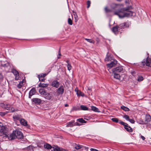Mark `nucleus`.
<instances>
[{
  "label": "nucleus",
  "instance_id": "nucleus-13",
  "mask_svg": "<svg viewBox=\"0 0 151 151\" xmlns=\"http://www.w3.org/2000/svg\"><path fill=\"white\" fill-rule=\"evenodd\" d=\"M119 4L114 3L111 4L110 5V7L112 10H115L118 8Z\"/></svg>",
  "mask_w": 151,
  "mask_h": 151
},
{
  "label": "nucleus",
  "instance_id": "nucleus-12",
  "mask_svg": "<svg viewBox=\"0 0 151 151\" xmlns=\"http://www.w3.org/2000/svg\"><path fill=\"white\" fill-rule=\"evenodd\" d=\"M36 91L35 88H32L29 92V98H31V97L35 94Z\"/></svg>",
  "mask_w": 151,
  "mask_h": 151
},
{
  "label": "nucleus",
  "instance_id": "nucleus-2",
  "mask_svg": "<svg viewBox=\"0 0 151 151\" xmlns=\"http://www.w3.org/2000/svg\"><path fill=\"white\" fill-rule=\"evenodd\" d=\"M130 25V22H124L118 25L113 27L112 29V31L115 34H117L118 32H120V30L122 29L125 28H128Z\"/></svg>",
  "mask_w": 151,
  "mask_h": 151
},
{
  "label": "nucleus",
  "instance_id": "nucleus-33",
  "mask_svg": "<svg viewBox=\"0 0 151 151\" xmlns=\"http://www.w3.org/2000/svg\"><path fill=\"white\" fill-rule=\"evenodd\" d=\"M80 107L82 110H88V108L84 105H81Z\"/></svg>",
  "mask_w": 151,
  "mask_h": 151
},
{
  "label": "nucleus",
  "instance_id": "nucleus-24",
  "mask_svg": "<svg viewBox=\"0 0 151 151\" xmlns=\"http://www.w3.org/2000/svg\"><path fill=\"white\" fill-rule=\"evenodd\" d=\"M74 121H72L71 122H70L67 124V127H72L74 126Z\"/></svg>",
  "mask_w": 151,
  "mask_h": 151
},
{
  "label": "nucleus",
  "instance_id": "nucleus-38",
  "mask_svg": "<svg viewBox=\"0 0 151 151\" xmlns=\"http://www.w3.org/2000/svg\"><path fill=\"white\" fill-rule=\"evenodd\" d=\"M111 120L114 122L116 123H118L119 122V120L118 119L116 118H112L111 119Z\"/></svg>",
  "mask_w": 151,
  "mask_h": 151
},
{
  "label": "nucleus",
  "instance_id": "nucleus-60",
  "mask_svg": "<svg viewBox=\"0 0 151 151\" xmlns=\"http://www.w3.org/2000/svg\"><path fill=\"white\" fill-rule=\"evenodd\" d=\"M96 41L98 42H99V40L98 38H97L96 40Z\"/></svg>",
  "mask_w": 151,
  "mask_h": 151
},
{
  "label": "nucleus",
  "instance_id": "nucleus-53",
  "mask_svg": "<svg viewBox=\"0 0 151 151\" xmlns=\"http://www.w3.org/2000/svg\"><path fill=\"white\" fill-rule=\"evenodd\" d=\"M140 137L143 140H145V137L142 135L140 136Z\"/></svg>",
  "mask_w": 151,
  "mask_h": 151
},
{
  "label": "nucleus",
  "instance_id": "nucleus-6",
  "mask_svg": "<svg viewBox=\"0 0 151 151\" xmlns=\"http://www.w3.org/2000/svg\"><path fill=\"white\" fill-rule=\"evenodd\" d=\"M123 68L122 66H119L114 68L112 69L113 73H118L123 71Z\"/></svg>",
  "mask_w": 151,
  "mask_h": 151
},
{
  "label": "nucleus",
  "instance_id": "nucleus-47",
  "mask_svg": "<svg viewBox=\"0 0 151 151\" xmlns=\"http://www.w3.org/2000/svg\"><path fill=\"white\" fill-rule=\"evenodd\" d=\"M6 114V113L5 112H0V115L3 116L5 115Z\"/></svg>",
  "mask_w": 151,
  "mask_h": 151
},
{
  "label": "nucleus",
  "instance_id": "nucleus-62",
  "mask_svg": "<svg viewBox=\"0 0 151 151\" xmlns=\"http://www.w3.org/2000/svg\"><path fill=\"white\" fill-rule=\"evenodd\" d=\"M77 91H78L77 89H75V91H76V92L77 93Z\"/></svg>",
  "mask_w": 151,
  "mask_h": 151
},
{
  "label": "nucleus",
  "instance_id": "nucleus-36",
  "mask_svg": "<svg viewBox=\"0 0 151 151\" xmlns=\"http://www.w3.org/2000/svg\"><path fill=\"white\" fill-rule=\"evenodd\" d=\"M23 82L22 81H21L19 84H18L17 87L18 88H20L23 86Z\"/></svg>",
  "mask_w": 151,
  "mask_h": 151
},
{
  "label": "nucleus",
  "instance_id": "nucleus-17",
  "mask_svg": "<svg viewBox=\"0 0 151 151\" xmlns=\"http://www.w3.org/2000/svg\"><path fill=\"white\" fill-rule=\"evenodd\" d=\"M114 78L116 79L121 80V76L118 73H113Z\"/></svg>",
  "mask_w": 151,
  "mask_h": 151
},
{
  "label": "nucleus",
  "instance_id": "nucleus-19",
  "mask_svg": "<svg viewBox=\"0 0 151 151\" xmlns=\"http://www.w3.org/2000/svg\"><path fill=\"white\" fill-rule=\"evenodd\" d=\"M32 100L33 102L38 104L40 103L41 101V99L37 98H33L32 99Z\"/></svg>",
  "mask_w": 151,
  "mask_h": 151
},
{
  "label": "nucleus",
  "instance_id": "nucleus-63",
  "mask_svg": "<svg viewBox=\"0 0 151 151\" xmlns=\"http://www.w3.org/2000/svg\"><path fill=\"white\" fill-rule=\"evenodd\" d=\"M122 0H117V1H122Z\"/></svg>",
  "mask_w": 151,
  "mask_h": 151
},
{
  "label": "nucleus",
  "instance_id": "nucleus-5",
  "mask_svg": "<svg viewBox=\"0 0 151 151\" xmlns=\"http://www.w3.org/2000/svg\"><path fill=\"white\" fill-rule=\"evenodd\" d=\"M141 66H144L145 65L150 67H151V61L150 60H148V58L145 60H143L141 62Z\"/></svg>",
  "mask_w": 151,
  "mask_h": 151
},
{
  "label": "nucleus",
  "instance_id": "nucleus-15",
  "mask_svg": "<svg viewBox=\"0 0 151 151\" xmlns=\"http://www.w3.org/2000/svg\"><path fill=\"white\" fill-rule=\"evenodd\" d=\"M72 145L75 149L77 150L81 149L83 147L82 145L79 144H77L76 143H73Z\"/></svg>",
  "mask_w": 151,
  "mask_h": 151
},
{
  "label": "nucleus",
  "instance_id": "nucleus-46",
  "mask_svg": "<svg viewBox=\"0 0 151 151\" xmlns=\"http://www.w3.org/2000/svg\"><path fill=\"white\" fill-rule=\"evenodd\" d=\"M87 8H88L90 6V4H91L90 1H88L87 2Z\"/></svg>",
  "mask_w": 151,
  "mask_h": 151
},
{
  "label": "nucleus",
  "instance_id": "nucleus-31",
  "mask_svg": "<svg viewBox=\"0 0 151 151\" xmlns=\"http://www.w3.org/2000/svg\"><path fill=\"white\" fill-rule=\"evenodd\" d=\"M77 94L78 96H84V93L80 91H77Z\"/></svg>",
  "mask_w": 151,
  "mask_h": 151
},
{
  "label": "nucleus",
  "instance_id": "nucleus-7",
  "mask_svg": "<svg viewBox=\"0 0 151 151\" xmlns=\"http://www.w3.org/2000/svg\"><path fill=\"white\" fill-rule=\"evenodd\" d=\"M6 138L11 140H12L15 139L17 138L16 131L15 130L13 132L10 134L9 136L8 135V137Z\"/></svg>",
  "mask_w": 151,
  "mask_h": 151
},
{
  "label": "nucleus",
  "instance_id": "nucleus-9",
  "mask_svg": "<svg viewBox=\"0 0 151 151\" xmlns=\"http://www.w3.org/2000/svg\"><path fill=\"white\" fill-rule=\"evenodd\" d=\"M12 72L15 75V80H19V72L14 69H12Z\"/></svg>",
  "mask_w": 151,
  "mask_h": 151
},
{
  "label": "nucleus",
  "instance_id": "nucleus-45",
  "mask_svg": "<svg viewBox=\"0 0 151 151\" xmlns=\"http://www.w3.org/2000/svg\"><path fill=\"white\" fill-rule=\"evenodd\" d=\"M33 148V146L32 145H29V146L27 147V149L29 150H31Z\"/></svg>",
  "mask_w": 151,
  "mask_h": 151
},
{
  "label": "nucleus",
  "instance_id": "nucleus-30",
  "mask_svg": "<svg viewBox=\"0 0 151 151\" xmlns=\"http://www.w3.org/2000/svg\"><path fill=\"white\" fill-rule=\"evenodd\" d=\"M121 109L124 111H129V109L127 107L122 106H121Z\"/></svg>",
  "mask_w": 151,
  "mask_h": 151
},
{
  "label": "nucleus",
  "instance_id": "nucleus-40",
  "mask_svg": "<svg viewBox=\"0 0 151 151\" xmlns=\"http://www.w3.org/2000/svg\"><path fill=\"white\" fill-rule=\"evenodd\" d=\"M123 117L125 119L127 120L128 121L129 119V116L127 115H124L123 116Z\"/></svg>",
  "mask_w": 151,
  "mask_h": 151
},
{
  "label": "nucleus",
  "instance_id": "nucleus-26",
  "mask_svg": "<svg viewBox=\"0 0 151 151\" xmlns=\"http://www.w3.org/2000/svg\"><path fill=\"white\" fill-rule=\"evenodd\" d=\"M44 142L42 141H41L37 144V146L40 148L43 147L44 146Z\"/></svg>",
  "mask_w": 151,
  "mask_h": 151
},
{
  "label": "nucleus",
  "instance_id": "nucleus-55",
  "mask_svg": "<svg viewBox=\"0 0 151 151\" xmlns=\"http://www.w3.org/2000/svg\"><path fill=\"white\" fill-rule=\"evenodd\" d=\"M43 78H44V77L47 75V74L46 73H42Z\"/></svg>",
  "mask_w": 151,
  "mask_h": 151
},
{
  "label": "nucleus",
  "instance_id": "nucleus-61",
  "mask_svg": "<svg viewBox=\"0 0 151 151\" xmlns=\"http://www.w3.org/2000/svg\"><path fill=\"white\" fill-rule=\"evenodd\" d=\"M2 125V124L1 122H0V127H1Z\"/></svg>",
  "mask_w": 151,
  "mask_h": 151
},
{
  "label": "nucleus",
  "instance_id": "nucleus-1",
  "mask_svg": "<svg viewBox=\"0 0 151 151\" xmlns=\"http://www.w3.org/2000/svg\"><path fill=\"white\" fill-rule=\"evenodd\" d=\"M132 9V7L131 6H128L121 9L117 11H115L114 14V15H118L120 18L135 16V12L129 11Z\"/></svg>",
  "mask_w": 151,
  "mask_h": 151
},
{
  "label": "nucleus",
  "instance_id": "nucleus-51",
  "mask_svg": "<svg viewBox=\"0 0 151 151\" xmlns=\"http://www.w3.org/2000/svg\"><path fill=\"white\" fill-rule=\"evenodd\" d=\"M90 150L91 151H99L98 150L93 148H91Z\"/></svg>",
  "mask_w": 151,
  "mask_h": 151
},
{
  "label": "nucleus",
  "instance_id": "nucleus-57",
  "mask_svg": "<svg viewBox=\"0 0 151 151\" xmlns=\"http://www.w3.org/2000/svg\"><path fill=\"white\" fill-rule=\"evenodd\" d=\"M132 74L134 76V74H135V72L134 71H133L131 72Z\"/></svg>",
  "mask_w": 151,
  "mask_h": 151
},
{
  "label": "nucleus",
  "instance_id": "nucleus-34",
  "mask_svg": "<svg viewBox=\"0 0 151 151\" xmlns=\"http://www.w3.org/2000/svg\"><path fill=\"white\" fill-rule=\"evenodd\" d=\"M85 39L88 42H89L91 43L94 44L95 43V41L94 40H91L87 38H85Z\"/></svg>",
  "mask_w": 151,
  "mask_h": 151
},
{
  "label": "nucleus",
  "instance_id": "nucleus-44",
  "mask_svg": "<svg viewBox=\"0 0 151 151\" xmlns=\"http://www.w3.org/2000/svg\"><path fill=\"white\" fill-rule=\"evenodd\" d=\"M128 121H129L130 123L132 124H134V123L135 121L134 119H129Z\"/></svg>",
  "mask_w": 151,
  "mask_h": 151
},
{
  "label": "nucleus",
  "instance_id": "nucleus-11",
  "mask_svg": "<svg viewBox=\"0 0 151 151\" xmlns=\"http://www.w3.org/2000/svg\"><path fill=\"white\" fill-rule=\"evenodd\" d=\"M64 89L63 86H60L57 89V93L59 94H62L64 93Z\"/></svg>",
  "mask_w": 151,
  "mask_h": 151
},
{
  "label": "nucleus",
  "instance_id": "nucleus-59",
  "mask_svg": "<svg viewBox=\"0 0 151 151\" xmlns=\"http://www.w3.org/2000/svg\"><path fill=\"white\" fill-rule=\"evenodd\" d=\"M65 107L68 106V105L67 104H65Z\"/></svg>",
  "mask_w": 151,
  "mask_h": 151
},
{
  "label": "nucleus",
  "instance_id": "nucleus-14",
  "mask_svg": "<svg viewBox=\"0 0 151 151\" xmlns=\"http://www.w3.org/2000/svg\"><path fill=\"white\" fill-rule=\"evenodd\" d=\"M51 86L53 87L57 88L59 86V83L57 81H54L52 82Z\"/></svg>",
  "mask_w": 151,
  "mask_h": 151
},
{
  "label": "nucleus",
  "instance_id": "nucleus-58",
  "mask_svg": "<svg viewBox=\"0 0 151 151\" xmlns=\"http://www.w3.org/2000/svg\"><path fill=\"white\" fill-rule=\"evenodd\" d=\"M105 60L106 61H108L109 60V59H108V57H106V58L105 59Z\"/></svg>",
  "mask_w": 151,
  "mask_h": 151
},
{
  "label": "nucleus",
  "instance_id": "nucleus-39",
  "mask_svg": "<svg viewBox=\"0 0 151 151\" xmlns=\"http://www.w3.org/2000/svg\"><path fill=\"white\" fill-rule=\"evenodd\" d=\"M52 151H60V150L59 148L57 147L55 148L54 147L52 148Z\"/></svg>",
  "mask_w": 151,
  "mask_h": 151
},
{
  "label": "nucleus",
  "instance_id": "nucleus-20",
  "mask_svg": "<svg viewBox=\"0 0 151 151\" xmlns=\"http://www.w3.org/2000/svg\"><path fill=\"white\" fill-rule=\"evenodd\" d=\"M39 92L40 94L43 95H46V91L43 88H40L39 89Z\"/></svg>",
  "mask_w": 151,
  "mask_h": 151
},
{
  "label": "nucleus",
  "instance_id": "nucleus-23",
  "mask_svg": "<svg viewBox=\"0 0 151 151\" xmlns=\"http://www.w3.org/2000/svg\"><path fill=\"white\" fill-rule=\"evenodd\" d=\"M145 122H150L151 120V118L150 115L148 114H147L145 117Z\"/></svg>",
  "mask_w": 151,
  "mask_h": 151
},
{
  "label": "nucleus",
  "instance_id": "nucleus-25",
  "mask_svg": "<svg viewBox=\"0 0 151 151\" xmlns=\"http://www.w3.org/2000/svg\"><path fill=\"white\" fill-rule=\"evenodd\" d=\"M126 126V127L124 126V127L127 131L129 132H132V129L130 127L128 126V125H127Z\"/></svg>",
  "mask_w": 151,
  "mask_h": 151
},
{
  "label": "nucleus",
  "instance_id": "nucleus-18",
  "mask_svg": "<svg viewBox=\"0 0 151 151\" xmlns=\"http://www.w3.org/2000/svg\"><path fill=\"white\" fill-rule=\"evenodd\" d=\"M21 124L23 125L24 126H27V121L24 119H22L20 121Z\"/></svg>",
  "mask_w": 151,
  "mask_h": 151
},
{
  "label": "nucleus",
  "instance_id": "nucleus-54",
  "mask_svg": "<svg viewBox=\"0 0 151 151\" xmlns=\"http://www.w3.org/2000/svg\"><path fill=\"white\" fill-rule=\"evenodd\" d=\"M3 79V76L1 74H0V81L2 80Z\"/></svg>",
  "mask_w": 151,
  "mask_h": 151
},
{
  "label": "nucleus",
  "instance_id": "nucleus-49",
  "mask_svg": "<svg viewBox=\"0 0 151 151\" xmlns=\"http://www.w3.org/2000/svg\"><path fill=\"white\" fill-rule=\"evenodd\" d=\"M81 125V124H80L79 123H78V122H76L75 123L74 122V126H76V125L80 126V125Z\"/></svg>",
  "mask_w": 151,
  "mask_h": 151
},
{
  "label": "nucleus",
  "instance_id": "nucleus-27",
  "mask_svg": "<svg viewBox=\"0 0 151 151\" xmlns=\"http://www.w3.org/2000/svg\"><path fill=\"white\" fill-rule=\"evenodd\" d=\"M91 108L92 110L94 111L98 112H100L98 109L95 106H91Z\"/></svg>",
  "mask_w": 151,
  "mask_h": 151
},
{
  "label": "nucleus",
  "instance_id": "nucleus-28",
  "mask_svg": "<svg viewBox=\"0 0 151 151\" xmlns=\"http://www.w3.org/2000/svg\"><path fill=\"white\" fill-rule=\"evenodd\" d=\"M44 147L45 148L47 149H50L52 148L51 146L48 144H45L44 145Z\"/></svg>",
  "mask_w": 151,
  "mask_h": 151
},
{
  "label": "nucleus",
  "instance_id": "nucleus-4",
  "mask_svg": "<svg viewBox=\"0 0 151 151\" xmlns=\"http://www.w3.org/2000/svg\"><path fill=\"white\" fill-rule=\"evenodd\" d=\"M0 132L1 134L4 135V136L5 138L8 137V129L6 127L4 126L1 127L0 129Z\"/></svg>",
  "mask_w": 151,
  "mask_h": 151
},
{
  "label": "nucleus",
  "instance_id": "nucleus-3",
  "mask_svg": "<svg viewBox=\"0 0 151 151\" xmlns=\"http://www.w3.org/2000/svg\"><path fill=\"white\" fill-rule=\"evenodd\" d=\"M1 106L3 108L9 110L10 112H13L16 111L13 107L9 104H1Z\"/></svg>",
  "mask_w": 151,
  "mask_h": 151
},
{
  "label": "nucleus",
  "instance_id": "nucleus-52",
  "mask_svg": "<svg viewBox=\"0 0 151 151\" xmlns=\"http://www.w3.org/2000/svg\"><path fill=\"white\" fill-rule=\"evenodd\" d=\"M39 77L40 78H43V76L42 73L38 75V78H39Z\"/></svg>",
  "mask_w": 151,
  "mask_h": 151
},
{
  "label": "nucleus",
  "instance_id": "nucleus-10",
  "mask_svg": "<svg viewBox=\"0 0 151 151\" xmlns=\"http://www.w3.org/2000/svg\"><path fill=\"white\" fill-rule=\"evenodd\" d=\"M16 131V137L18 139H21L23 137L22 133L20 131L17 130Z\"/></svg>",
  "mask_w": 151,
  "mask_h": 151
},
{
  "label": "nucleus",
  "instance_id": "nucleus-56",
  "mask_svg": "<svg viewBox=\"0 0 151 151\" xmlns=\"http://www.w3.org/2000/svg\"><path fill=\"white\" fill-rule=\"evenodd\" d=\"M58 55H59L60 56L61 55L60 53V49H59V52H58Z\"/></svg>",
  "mask_w": 151,
  "mask_h": 151
},
{
  "label": "nucleus",
  "instance_id": "nucleus-21",
  "mask_svg": "<svg viewBox=\"0 0 151 151\" xmlns=\"http://www.w3.org/2000/svg\"><path fill=\"white\" fill-rule=\"evenodd\" d=\"M45 98L47 99L48 100H51L52 97V95L50 94V93H46V95H45Z\"/></svg>",
  "mask_w": 151,
  "mask_h": 151
},
{
  "label": "nucleus",
  "instance_id": "nucleus-32",
  "mask_svg": "<svg viewBox=\"0 0 151 151\" xmlns=\"http://www.w3.org/2000/svg\"><path fill=\"white\" fill-rule=\"evenodd\" d=\"M77 121L82 123H86V122L82 118L78 119H77Z\"/></svg>",
  "mask_w": 151,
  "mask_h": 151
},
{
  "label": "nucleus",
  "instance_id": "nucleus-42",
  "mask_svg": "<svg viewBox=\"0 0 151 151\" xmlns=\"http://www.w3.org/2000/svg\"><path fill=\"white\" fill-rule=\"evenodd\" d=\"M74 16L75 18V22H76L78 20V17L77 14H76V13H75V14H74Z\"/></svg>",
  "mask_w": 151,
  "mask_h": 151
},
{
  "label": "nucleus",
  "instance_id": "nucleus-50",
  "mask_svg": "<svg viewBox=\"0 0 151 151\" xmlns=\"http://www.w3.org/2000/svg\"><path fill=\"white\" fill-rule=\"evenodd\" d=\"M88 91V93H91V88H89V87H88V90H87Z\"/></svg>",
  "mask_w": 151,
  "mask_h": 151
},
{
  "label": "nucleus",
  "instance_id": "nucleus-22",
  "mask_svg": "<svg viewBox=\"0 0 151 151\" xmlns=\"http://www.w3.org/2000/svg\"><path fill=\"white\" fill-rule=\"evenodd\" d=\"M48 85L49 84L47 83L45 84L40 83L39 85V86L40 87L45 88L47 87Z\"/></svg>",
  "mask_w": 151,
  "mask_h": 151
},
{
  "label": "nucleus",
  "instance_id": "nucleus-48",
  "mask_svg": "<svg viewBox=\"0 0 151 151\" xmlns=\"http://www.w3.org/2000/svg\"><path fill=\"white\" fill-rule=\"evenodd\" d=\"M39 78V81H44L45 80L44 78H40L39 77V78Z\"/></svg>",
  "mask_w": 151,
  "mask_h": 151
},
{
  "label": "nucleus",
  "instance_id": "nucleus-8",
  "mask_svg": "<svg viewBox=\"0 0 151 151\" xmlns=\"http://www.w3.org/2000/svg\"><path fill=\"white\" fill-rule=\"evenodd\" d=\"M117 63V61L116 60H114L109 63L107 64V65L108 67L110 68L113 67L115 66Z\"/></svg>",
  "mask_w": 151,
  "mask_h": 151
},
{
  "label": "nucleus",
  "instance_id": "nucleus-64",
  "mask_svg": "<svg viewBox=\"0 0 151 151\" xmlns=\"http://www.w3.org/2000/svg\"><path fill=\"white\" fill-rule=\"evenodd\" d=\"M60 58V57H59V56H58V59H59V58Z\"/></svg>",
  "mask_w": 151,
  "mask_h": 151
},
{
  "label": "nucleus",
  "instance_id": "nucleus-35",
  "mask_svg": "<svg viewBox=\"0 0 151 151\" xmlns=\"http://www.w3.org/2000/svg\"><path fill=\"white\" fill-rule=\"evenodd\" d=\"M104 10L105 12L106 13L111 12L112 11V9L111 10L108 9L107 6H106L104 8Z\"/></svg>",
  "mask_w": 151,
  "mask_h": 151
},
{
  "label": "nucleus",
  "instance_id": "nucleus-37",
  "mask_svg": "<svg viewBox=\"0 0 151 151\" xmlns=\"http://www.w3.org/2000/svg\"><path fill=\"white\" fill-rule=\"evenodd\" d=\"M68 24L70 25H72L73 24L72 21L70 18H69L68 19Z\"/></svg>",
  "mask_w": 151,
  "mask_h": 151
},
{
  "label": "nucleus",
  "instance_id": "nucleus-41",
  "mask_svg": "<svg viewBox=\"0 0 151 151\" xmlns=\"http://www.w3.org/2000/svg\"><path fill=\"white\" fill-rule=\"evenodd\" d=\"M119 123H120V124H121L122 125L124 126H126V125H128V124L126 123H124L122 121H119Z\"/></svg>",
  "mask_w": 151,
  "mask_h": 151
},
{
  "label": "nucleus",
  "instance_id": "nucleus-29",
  "mask_svg": "<svg viewBox=\"0 0 151 151\" xmlns=\"http://www.w3.org/2000/svg\"><path fill=\"white\" fill-rule=\"evenodd\" d=\"M66 62L68 63L67 68L69 70H70L71 69L72 67L70 63L69 62L68 60H67Z\"/></svg>",
  "mask_w": 151,
  "mask_h": 151
},
{
  "label": "nucleus",
  "instance_id": "nucleus-43",
  "mask_svg": "<svg viewBox=\"0 0 151 151\" xmlns=\"http://www.w3.org/2000/svg\"><path fill=\"white\" fill-rule=\"evenodd\" d=\"M143 79V77L142 76H139V77L137 79V81H142Z\"/></svg>",
  "mask_w": 151,
  "mask_h": 151
},
{
  "label": "nucleus",
  "instance_id": "nucleus-16",
  "mask_svg": "<svg viewBox=\"0 0 151 151\" xmlns=\"http://www.w3.org/2000/svg\"><path fill=\"white\" fill-rule=\"evenodd\" d=\"M13 118L14 121L19 120V121L22 119L21 115H16L13 116Z\"/></svg>",
  "mask_w": 151,
  "mask_h": 151
}]
</instances>
